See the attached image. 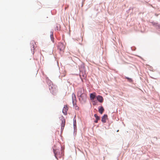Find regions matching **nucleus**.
Wrapping results in <instances>:
<instances>
[{
  "mask_svg": "<svg viewBox=\"0 0 160 160\" xmlns=\"http://www.w3.org/2000/svg\"><path fill=\"white\" fill-rule=\"evenodd\" d=\"M59 119L61 121V129L63 130L65 124V120L63 117L61 116L59 117Z\"/></svg>",
  "mask_w": 160,
  "mask_h": 160,
  "instance_id": "1",
  "label": "nucleus"
},
{
  "mask_svg": "<svg viewBox=\"0 0 160 160\" xmlns=\"http://www.w3.org/2000/svg\"><path fill=\"white\" fill-rule=\"evenodd\" d=\"M79 97V100L81 101H85L87 98V95L85 93H84L81 95L78 96Z\"/></svg>",
  "mask_w": 160,
  "mask_h": 160,
  "instance_id": "2",
  "label": "nucleus"
},
{
  "mask_svg": "<svg viewBox=\"0 0 160 160\" xmlns=\"http://www.w3.org/2000/svg\"><path fill=\"white\" fill-rule=\"evenodd\" d=\"M65 48V46L62 43H59L58 46V49L60 51H63Z\"/></svg>",
  "mask_w": 160,
  "mask_h": 160,
  "instance_id": "3",
  "label": "nucleus"
},
{
  "mask_svg": "<svg viewBox=\"0 0 160 160\" xmlns=\"http://www.w3.org/2000/svg\"><path fill=\"white\" fill-rule=\"evenodd\" d=\"M97 100L100 102L102 103L103 101V97L100 95H98L96 97Z\"/></svg>",
  "mask_w": 160,
  "mask_h": 160,
  "instance_id": "4",
  "label": "nucleus"
},
{
  "mask_svg": "<svg viewBox=\"0 0 160 160\" xmlns=\"http://www.w3.org/2000/svg\"><path fill=\"white\" fill-rule=\"evenodd\" d=\"M58 149H54L53 152L54 154V156L56 158L58 159V157H60V156L58 155Z\"/></svg>",
  "mask_w": 160,
  "mask_h": 160,
  "instance_id": "5",
  "label": "nucleus"
},
{
  "mask_svg": "<svg viewBox=\"0 0 160 160\" xmlns=\"http://www.w3.org/2000/svg\"><path fill=\"white\" fill-rule=\"evenodd\" d=\"M68 110V107L67 105H65L62 110V112L64 115H66L67 114Z\"/></svg>",
  "mask_w": 160,
  "mask_h": 160,
  "instance_id": "6",
  "label": "nucleus"
},
{
  "mask_svg": "<svg viewBox=\"0 0 160 160\" xmlns=\"http://www.w3.org/2000/svg\"><path fill=\"white\" fill-rule=\"evenodd\" d=\"M108 119V116L106 114H104L102 118V121L105 123L106 122V120Z\"/></svg>",
  "mask_w": 160,
  "mask_h": 160,
  "instance_id": "7",
  "label": "nucleus"
},
{
  "mask_svg": "<svg viewBox=\"0 0 160 160\" xmlns=\"http://www.w3.org/2000/svg\"><path fill=\"white\" fill-rule=\"evenodd\" d=\"M84 90L82 88H79L78 92V96L81 95V94L84 93Z\"/></svg>",
  "mask_w": 160,
  "mask_h": 160,
  "instance_id": "8",
  "label": "nucleus"
},
{
  "mask_svg": "<svg viewBox=\"0 0 160 160\" xmlns=\"http://www.w3.org/2000/svg\"><path fill=\"white\" fill-rule=\"evenodd\" d=\"M104 111V108L102 107H101L100 108H99L98 111L100 113L102 114Z\"/></svg>",
  "mask_w": 160,
  "mask_h": 160,
  "instance_id": "9",
  "label": "nucleus"
},
{
  "mask_svg": "<svg viewBox=\"0 0 160 160\" xmlns=\"http://www.w3.org/2000/svg\"><path fill=\"white\" fill-rule=\"evenodd\" d=\"M94 116L96 118V120L94 122L95 123H97L98 122V120L100 119V117L96 114H94Z\"/></svg>",
  "mask_w": 160,
  "mask_h": 160,
  "instance_id": "10",
  "label": "nucleus"
},
{
  "mask_svg": "<svg viewBox=\"0 0 160 160\" xmlns=\"http://www.w3.org/2000/svg\"><path fill=\"white\" fill-rule=\"evenodd\" d=\"M72 102L73 103V104H74V101L76 100V95L74 93H73L72 94Z\"/></svg>",
  "mask_w": 160,
  "mask_h": 160,
  "instance_id": "11",
  "label": "nucleus"
},
{
  "mask_svg": "<svg viewBox=\"0 0 160 160\" xmlns=\"http://www.w3.org/2000/svg\"><path fill=\"white\" fill-rule=\"evenodd\" d=\"M34 44H35V42L34 41H32L31 42V48H33V49H34Z\"/></svg>",
  "mask_w": 160,
  "mask_h": 160,
  "instance_id": "12",
  "label": "nucleus"
},
{
  "mask_svg": "<svg viewBox=\"0 0 160 160\" xmlns=\"http://www.w3.org/2000/svg\"><path fill=\"white\" fill-rule=\"evenodd\" d=\"M90 97L91 100H93L96 97V96L93 93H91L90 95Z\"/></svg>",
  "mask_w": 160,
  "mask_h": 160,
  "instance_id": "13",
  "label": "nucleus"
},
{
  "mask_svg": "<svg viewBox=\"0 0 160 160\" xmlns=\"http://www.w3.org/2000/svg\"><path fill=\"white\" fill-rule=\"evenodd\" d=\"M50 37H51V38L52 41L53 42H54V41H53L54 38L53 37V31L51 32V34L50 35Z\"/></svg>",
  "mask_w": 160,
  "mask_h": 160,
  "instance_id": "14",
  "label": "nucleus"
},
{
  "mask_svg": "<svg viewBox=\"0 0 160 160\" xmlns=\"http://www.w3.org/2000/svg\"><path fill=\"white\" fill-rule=\"evenodd\" d=\"M125 78L127 79L129 82H131L132 81V79L131 78H129L127 77H126Z\"/></svg>",
  "mask_w": 160,
  "mask_h": 160,
  "instance_id": "15",
  "label": "nucleus"
},
{
  "mask_svg": "<svg viewBox=\"0 0 160 160\" xmlns=\"http://www.w3.org/2000/svg\"><path fill=\"white\" fill-rule=\"evenodd\" d=\"M53 87L52 86H51V88L50 87L49 88V89L50 90L52 91H53L54 90V89H55V88L54 87V86H53Z\"/></svg>",
  "mask_w": 160,
  "mask_h": 160,
  "instance_id": "16",
  "label": "nucleus"
},
{
  "mask_svg": "<svg viewBox=\"0 0 160 160\" xmlns=\"http://www.w3.org/2000/svg\"><path fill=\"white\" fill-rule=\"evenodd\" d=\"M96 103H97V101H93V105H95L96 104Z\"/></svg>",
  "mask_w": 160,
  "mask_h": 160,
  "instance_id": "17",
  "label": "nucleus"
},
{
  "mask_svg": "<svg viewBox=\"0 0 160 160\" xmlns=\"http://www.w3.org/2000/svg\"><path fill=\"white\" fill-rule=\"evenodd\" d=\"M68 7H69L68 5H67V7H66L65 8V9H67V8H68Z\"/></svg>",
  "mask_w": 160,
  "mask_h": 160,
  "instance_id": "18",
  "label": "nucleus"
}]
</instances>
